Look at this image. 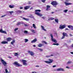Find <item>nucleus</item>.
I'll return each mask as SVG.
<instances>
[{
    "label": "nucleus",
    "instance_id": "c85d7f7f",
    "mask_svg": "<svg viewBox=\"0 0 73 73\" xmlns=\"http://www.w3.org/2000/svg\"><path fill=\"white\" fill-rule=\"evenodd\" d=\"M21 22H18L17 24V25H21Z\"/></svg>",
    "mask_w": 73,
    "mask_h": 73
},
{
    "label": "nucleus",
    "instance_id": "a878e982",
    "mask_svg": "<svg viewBox=\"0 0 73 73\" xmlns=\"http://www.w3.org/2000/svg\"><path fill=\"white\" fill-rule=\"evenodd\" d=\"M55 21L56 23H58V19H55Z\"/></svg>",
    "mask_w": 73,
    "mask_h": 73
},
{
    "label": "nucleus",
    "instance_id": "6e6d98bb",
    "mask_svg": "<svg viewBox=\"0 0 73 73\" xmlns=\"http://www.w3.org/2000/svg\"><path fill=\"white\" fill-rule=\"evenodd\" d=\"M56 66L55 65L52 66L53 68H55V67H56Z\"/></svg>",
    "mask_w": 73,
    "mask_h": 73
},
{
    "label": "nucleus",
    "instance_id": "69168bd1",
    "mask_svg": "<svg viewBox=\"0 0 73 73\" xmlns=\"http://www.w3.org/2000/svg\"><path fill=\"white\" fill-rule=\"evenodd\" d=\"M70 36H72V34H70Z\"/></svg>",
    "mask_w": 73,
    "mask_h": 73
},
{
    "label": "nucleus",
    "instance_id": "4468645a",
    "mask_svg": "<svg viewBox=\"0 0 73 73\" xmlns=\"http://www.w3.org/2000/svg\"><path fill=\"white\" fill-rule=\"evenodd\" d=\"M2 44H8V42H7L6 41H3L1 42Z\"/></svg>",
    "mask_w": 73,
    "mask_h": 73
},
{
    "label": "nucleus",
    "instance_id": "0e129e2a",
    "mask_svg": "<svg viewBox=\"0 0 73 73\" xmlns=\"http://www.w3.org/2000/svg\"><path fill=\"white\" fill-rule=\"evenodd\" d=\"M65 30H68V28H66V29H65Z\"/></svg>",
    "mask_w": 73,
    "mask_h": 73
},
{
    "label": "nucleus",
    "instance_id": "8fccbe9b",
    "mask_svg": "<svg viewBox=\"0 0 73 73\" xmlns=\"http://www.w3.org/2000/svg\"><path fill=\"white\" fill-rule=\"evenodd\" d=\"M33 9V7H32L30 8V10H32V9Z\"/></svg>",
    "mask_w": 73,
    "mask_h": 73
},
{
    "label": "nucleus",
    "instance_id": "cd10ccee",
    "mask_svg": "<svg viewBox=\"0 0 73 73\" xmlns=\"http://www.w3.org/2000/svg\"><path fill=\"white\" fill-rule=\"evenodd\" d=\"M41 11V10H38V9H37V10H35V12H40Z\"/></svg>",
    "mask_w": 73,
    "mask_h": 73
},
{
    "label": "nucleus",
    "instance_id": "79ce46f5",
    "mask_svg": "<svg viewBox=\"0 0 73 73\" xmlns=\"http://www.w3.org/2000/svg\"><path fill=\"white\" fill-rule=\"evenodd\" d=\"M33 27H34V28H36V25H35V24H33Z\"/></svg>",
    "mask_w": 73,
    "mask_h": 73
},
{
    "label": "nucleus",
    "instance_id": "bf43d9fd",
    "mask_svg": "<svg viewBox=\"0 0 73 73\" xmlns=\"http://www.w3.org/2000/svg\"><path fill=\"white\" fill-rule=\"evenodd\" d=\"M32 73H37V72H32Z\"/></svg>",
    "mask_w": 73,
    "mask_h": 73
},
{
    "label": "nucleus",
    "instance_id": "de8ad7c7",
    "mask_svg": "<svg viewBox=\"0 0 73 73\" xmlns=\"http://www.w3.org/2000/svg\"><path fill=\"white\" fill-rule=\"evenodd\" d=\"M54 18L51 17L50 18V20H54Z\"/></svg>",
    "mask_w": 73,
    "mask_h": 73
},
{
    "label": "nucleus",
    "instance_id": "f3484780",
    "mask_svg": "<svg viewBox=\"0 0 73 73\" xmlns=\"http://www.w3.org/2000/svg\"><path fill=\"white\" fill-rule=\"evenodd\" d=\"M31 31V32L33 33H36V31L34 30L31 29L30 30Z\"/></svg>",
    "mask_w": 73,
    "mask_h": 73
},
{
    "label": "nucleus",
    "instance_id": "ea45409f",
    "mask_svg": "<svg viewBox=\"0 0 73 73\" xmlns=\"http://www.w3.org/2000/svg\"><path fill=\"white\" fill-rule=\"evenodd\" d=\"M7 16V15H3L1 16V17H4L5 16Z\"/></svg>",
    "mask_w": 73,
    "mask_h": 73
},
{
    "label": "nucleus",
    "instance_id": "37998d69",
    "mask_svg": "<svg viewBox=\"0 0 73 73\" xmlns=\"http://www.w3.org/2000/svg\"><path fill=\"white\" fill-rule=\"evenodd\" d=\"M5 71L6 73H8V70L7 69H5Z\"/></svg>",
    "mask_w": 73,
    "mask_h": 73
},
{
    "label": "nucleus",
    "instance_id": "f03ea898",
    "mask_svg": "<svg viewBox=\"0 0 73 73\" xmlns=\"http://www.w3.org/2000/svg\"><path fill=\"white\" fill-rule=\"evenodd\" d=\"M50 36H51V40L52 41H53V42H54L55 43H57V40L53 38V35L52 34H50Z\"/></svg>",
    "mask_w": 73,
    "mask_h": 73
},
{
    "label": "nucleus",
    "instance_id": "ddd939ff",
    "mask_svg": "<svg viewBox=\"0 0 73 73\" xmlns=\"http://www.w3.org/2000/svg\"><path fill=\"white\" fill-rule=\"evenodd\" d=\"M36 41H37V39L35 38L33 40H32L31 41V42L32 43H34V42H36Z\"/></svg>",
    "mask_w": 73,
    "mask_h": 73
},
{
    "label": "nucleus",
    "instance_id": "2eb2a0df",
    "mask_svg": "<svg viewBox=\"0 0 73 73\" xmlns=\"http://www.w3.org/2000/svg\"><path fill=\"white\" fill-rule=\"evenodd\" d=\"M7 41H9L11 40H12V38L9 37L8 38H7Z\"/></svg>",
    "mask_w": 73,
    "mask_h": 73
},
{
    "label": "nucleus",
    "instance_id": "39448f33",
    "mask_svg": "<svg viewBox=\"0 0 73 73\" xmlns=\"http://www.w3.org/2000/svg\"><path fill=\"white\" fill-rule=\"evenodd\" d=\"M14 65H15V66H22L21 64H19L17 62H15L13 63Z\"/></svg>",
    "mask_w": 73,
    "mask_h": 73
},
{
    "label": "nucleus",
    "instance_id": "a18cd8bd",
    "mask_svg": "<svg viewBox=\"0 0 73 73\" xmlns=\"http://www.w3.org/2000/svg\"><path fill=\"white\" fill-rule=\"evenodd\" d=\"M38 49H39V50H40V51H41L42 52V51H43V50L42 49L39 48Z\"/></svg>",
    "mask_w": 73,
    "mask_h": 73
},
{
    "label": "nucleus",
    "instance_id": "603ef678",
    "mask_svg": "<svg viewBox=\"0 0 73 73\" xmlns=\"http://www.w3.org/2000/svg\"><path fill=\"white\" fill-rule=\"evenodd\" d=\"M65 38V36H63L62 38H61L62 39H63V38Z\"/></svg>",
    "mask_w": 73,
    "mask_h": 73
},
{
    "label": "nucleus",
    "instance_id": "09e8293b",
    "mask_svg": "<svg viewBox=\"0 0 73 73\" xmlns=\"http://www.w3.org/2000/svg\"><path fill=\"white\" fill-rule=\"evenodd\" d=\"M17 30H18V28H16L15 29V31H17Z\"/></svg>",
    "mask_w": 73,
    "mask_h": 73
},
{
    "label": "nucleus",
    "instance_id": "9d476101",
    "mask_svg": "<svg viewBox=\"0 0 73 73\" xmlns=\"http://www.w3.org/2000/svg\"><path fill=\"white\" fill-rule=\"evenodd\" d=\"M35 14L37 15V16H42V15L39 12H35Z\"/></svg>",
    "mask_w": 73,
    "mask_h": 73
},
{
    "label": "nucleus",
    "instance_id": "13d9d810",
    "mask_svg": "<svg viewBox=\"0 0 73 73\" xmlns=\"http://www.w3.org/2000/svg\"><path fill=\"white\" fill-rule=\"evenodd\" d=\"M42 18L43 19H45V17H42Z\"/></svg>",
    "mask_w": 73,
    "mask_h": 73
},
{
    "label": "nucleus",
    "instance_id": "aec40b11",
    "mask_svg": "<svg viewBox=\"0 0 73 73\" xmlns=\"http://www.w3.org/2000/svg\"><path fill=\"white\" fill-rule=\"evenodd\" d=\"M14 7L15 6L13 5V6H11V5H9V7L10 8H14Z\"/></svg>",
    "mask_w": 73,
    "mask_h": 73
},
{
    "label": "nucleus",
    "instance_id": "f8f14e48",
    "mask_svg": "<svg viewBox=\"0 0 73 73\" xmlns=\"http://www.w3.org/2000/svg\"><path fill=\"white\" fill-rule=\"evenodd\" d=\"M1 33H4L5 34H7V32L3 30V29H1Z\"/></svg>",
    "mask_w": 73,
    "mask_h": 73
},
{
    "label": "nucleus",
    "instance_id": "49530a36",
    "mask_svg": "<svg viewBox=\"0 0 73 73\" xmlns=\"http://www.w3.org/2000/svg\"><path fill=\"white\" fill-rule=\"evenodd\" d=\"M23 7H20V9H23Z\"/></svg>",
    "mask_w": 73,
    "mask_h": 73
},
{
    "label": "nucleus",
    "instance_id": "3c124183",
    "mask_svg": "<svg viewBox=\"0 0 73 73\" xmlns=\"http://www.w3.org/2000/svg\"><path fill=\"white\" fill-rule=\"evenodd\" d=\"M64 28H60L59 29H61V30H62V29H63Z\"/></svg>",
    "mask_w": 73,
    "mask_h": 73
},
{
    "label": "nucleus",
    "instance_id": "b1692460",
    "mask_svg": "<svg viewBox=\"0 0 73 73\" xmlns=\"http://www.w3.org/2000/svg\"><path fill=\"white\" fill-rule=\"evenodd\" d=\"M15 41L14 40H13V41L11 42V44H12V45L13 44L15 43Z\"/></svg>",
    "mask_w": 73,
    "mask_h": 73
},
{
    "label": "nucleus",
    "instance_id": "7c9ffc66",
    "mask_svg": "<svg viewBox=\"0 0 73 73\" xmlns=\"http://www.w3.org/2000/svg\"><path fill=\"white\" fill-rule=\"evenodd\" d=\"M25 42H28V41H29V40H28V39H25Z\"/></svg>",
    "mask_w": 73,
    "mask_h": 73
},
{
    "label": "nucleus",
    "instance_id": "338daca9",
    "mask_svg": "<svg viewBox=\"0 0 73 73\" xmlns=\"http://www.w3.org/2000/svg\"><path fill=\"white\" fill-rule=\"evenodd\" d=\"M41 28H44V26H41Z\"/></svg>",
    "mask_w": 73,
    "mask_h": 73
},
{
    "label": "nucleus",
    "instance_id": "5fc2aeb1",
    "mask_svg": "<svg viewBox=\"0 0 73 73\" xmlns=\"http://www.w3.org/2000/svg\"><path fill=\"white\" fill-rule=\"evenodd\" d=\"M28 4H31V2H29L28 3Z\"/></svg>",
    "mask_w": 73,
    "mask_h": 73
},
{
    "label": "nucleus",
    "instance_id": "bb28decb",
    "mask_svg": "<svg viewBox=\"0 0 73 73\" xmlns=\"http://www.w3.org/2000/svg\"><path fill=\"white\" fill-rule=\"evenodd\" d=\"M68 28H73V26L71 25L68 26Z\"/></svg>",
    "mask_w": 73,
    "mask_h": 73
},
{
    "label": "nucleus",
    "instance_id": "e433bc0d",
    "mask_svg": "<svg viewBox=\"0 0 73 73\" xmlns=\"http://www.w3.org/2000/svg\"><path fill=\"white\" fill-rule=\"evenodd\" d=\"M42 30H43V31H46V29H45L44 28H42Z\"/></svg>",
    "mask_w": 73,
    "mask_h": 73
},
{
    "label": "nucleus",
    "instance_id": "864d4df0",
    "mask_svg": "<svg viewBox=\"0 0 73 73\" xmlns=\"http://www.w3.org/2000/svg\"><path fill=\"white\" fill-rule=\"evenodd\" d=\"M66 68H67V69H70V67H68V66H66Z\"/></svg>",
    "mask_w": 73,
    "mask_h": 73
},
{
    "label": "nucleus",
    "instance_id": "c756f323",
    "mask_svg": "<svg viewBox=\"0 0 73 73\" xmlns=\"http://www.w3.org/2000/svg\"><path fill=\"white\" fill-rule=\"evenodd\" d=\"M18 13H22V11L21 10H18L17 11Z\"/></svg>",
    "mask_w": 73,
    "mask_h": 73
},
{
    "label": "nucleus",
    "instance_id": "a19ab883",
    "mask_svg": "<svg viewBox=\"0 0 73 73\" xmlns=\"http://www.w3.org/2000/svg\"><path fill=\"white\" fill-rule=\"evenodd\" d=\"M45 1H46V0H41V1L42 3H45Z\"/></svg>",
    "mask_w": 73,
    "mask_h": 73
},
{
    "label": "nucleus",
    "instance_id": "9b49d317",
    "mask_svg": "<svg viewBox=\"0 0 73 73\" xmlns=\"http://www.w3.org/2000/svg\"><path fill=\"white\" fill-rule=\"evenodd\" d=\"M64 3L66 6L69 5H71L72 4V3L66 2H65Z\"/></svg>",
    "mask_w": 73,
    "mask_h": 73
},
{
    "label": "nucleus",
    "instance_id": "5701e85b",
    "mask_svg": "<svg viewBox=\"0 0 73 73\" xmlns=\"http://www.w3.org/2000/svg\"><path fill=\"white\" fill-rule=\"evenodd\" d=\"M23 20H26V21H28V20H29V19H27L24 17L23 18Z\"/></svg>",
    "mask_w": 73,
    "mask_h": 73
},
{
    "label": "nucleus",
    "instance_id": "a211bd4d",
    "mask_svg": "<svg viewBox=\"0 0 73 73\" xmlns=\"http://www.w3.org/2000/svg\"><path fill=\"white\" fill-rule=\"evenodd\" d=\"M59 28H65V25H60Z\"/></svg>",
    "mask_w": 73,
    "mask_h": 73
},
{
    "label": "nucleus",
    "instance_id": "4d7b16f0",
    "mask_svg": "<svg viewBox=\"0 0 73 73\" xmlns=\"http://www.w3.org/2000/svg\"><path fill=\"white\" fill-rule=\"evenodd\" d=\"M71 47L72 48H73V44H72L71 46Z\"/></svg>",
    "mask_w": 73,
    "mask_h": 73
},
{
    "label": "nucleus",
    "instance_id": "6ab92c4d",
    "mask_svg": "<svg viewBox=\"0 0 73 73\" xmlns=\"http://www.w3.org/2000/svg\"><path fill=\"white\" fill-rule=\"evenodd\" d=\"M54 54H51V55L47 56H46V57H51V56H54Z\"/></svg>",
    "mask_w": 73,
    "mask_h": 73
},
{
    "label": "nucleus",
    "instance_id": "6e6552de",
    "mask_svg": "<svg viewBox=\"0 0 73 73\" xmlns=\"http://www.w3.org/2000/svg\"><path fill=\"white\" fill-rule=\"evenodd\" d=\"M30 7H31L30 5L25 6L24 7V9L25 10H27V9H29V8H30Z\"/></svg>",
    "mask_w": 73,
    "mask_h": 73
},
{
    "label": "nucleus",
    "instance_id": "7ed1b4c3",
    "mask_svg": "<svg viewBox=\"0 0 73 73\" xmlns=\"http://www.w3.org/2000/svg\"><path fill=\"white\" fill-rule=\"evenodd\" d=\"M48 60V61H44V62H45L47 64H50L51 63H52V62H53V60L52 59H49Z\"/></svg>",
    "mask_w": 73,
    "mask_h": 73
},
{
    "label": "nucleus",
    "instance_id": "c03bdc74",
    "mask_svg": "<svg viewBox=\"0 0 73 73\" xmlns=\"http://www.w3.org/2000/svg\"><path fill=\"white\" fill-rule=\"evenodd\" d=\"M9 13H10V14L11 15L12 13H13V11H9Z\"/></svg>",
    "mask_w": 73,
    "mask_h": 73
},
{
    "label": "nucleus",
    "instance_id": "4be33fe9",
    "mask_svg": "<svg viewBox=\"0 0 73 73\" xmlns=\"http://www.w3.org/2000/svg\"><path fill=\"white\" fill-rule=\"evenodd\" d=\"M43 46V44H39L38 45V47H41V46Z\"/></svg>",
    "mask_w": 73,
    "mask_h": 73
},
{
    "label": "nucleus",
    "instance_id": "4c0bfd02",
    "mask_svg": "<svg viewBox=\"0 0 73 73\" xmlns=\"http://www.w3.org/2000/svg\"><path fill=\"white\" fill-rule=\"evenodd\" d=\"M24 26L25 27H28L29 26V25H27V24H24Z\"/></svg>",
    "mask_w": 73,
    "mask_h": 73
},
{
    "label": "nucleus",
    "instance_id": "680f3d73",
    "mask_svg": "<svg viewBox=\"0 0 73 73\" xmlns=\"http://www.w3.org/2000/svg\"><path fill=\"white\" fill-rule=\"evenodd\" d=\"M51 13H52V14H53L54 13V12H52Z\"/></svg>",
    "mask_w": 73,
    "mask_h": 73
},
{
    "label": "nucleus",
    "instance_id": "c9c22d12",
    "mask_svg": "<svg viewBox=\"0 0 73 73\" xmlns=\"http://www.w3.org/2000/svg\"><path fill=\"white\" fill-rule=\"evenodd\" d=\"M64 12L66 13L68 12V9L65 10L64 11Z\"/></svg>",
    "mask_w": 73,
    "mask_h": 73
},
{
    "label": "nucleus",
    "instance_id": "423d86ee",
    "mask_svg": "<svg viewBox=\"0 0 73 73\" xmlns=\"http://www.w3.org/2000/svg\"><path fill=\"white\" fill-rule=\"evenodd\" d=\"M28 52L31 56H33V55L35 54L34 52H33V51H32L29 50L28 51Z\"/></svg>",
    "mask_w": 73,
    "mask_h": 73
},
{
    "label": "nucleus",
    "instance_id": "f704fd0d",
    "mask_svg": "<svg viewBox=\"0 0 73 73\" xmlns=\"http://www.w3.org/2000/svg\"><path fill=\"white\" fill-rule=\"evenodd\" d=\"M71 63H72V62L70 61H69L67 62V64H71Z\"/></svg>",
    "mask_w": 73,
    "mask_h": 73
},
{
    "label": "nucleus",
    "instance_id": "0eeeda50",
    "mask_svg": "<svg viewBox=\"0 0 73 73\" xmlns=\"http://www.w3.org/2000/svg\"><path fill=\"white\" fill-rule=\"evenodd\" d=\"M56 71H64V69L62 68H59L56 69Z\"/></svg>",
    "mask_w": 73,
    "mask_h": 73
},
{
    "label": "nucleus",
    "instance_id": "58836bf2",
    "mask_svg": "<svg viewBox=\"0 0 73 73\" xmlns=\"http://www.w3.org/2000/svg\"><path fill=\"white\" fill-rule=\"evenodd\" d=\"M15 55V56H18V54L17 53H16L14 54Z\"/></svg>",
    "mask_w": 73,
    "mask_h": 73
},
{
    "label": "nucleus",
    "instance_id": "f257e3e1",
    "mask_svg": "<svg viewBox=\"0 0 73 73\" xmlns=\"http://www.w3.org/2000/svg\"><path fill=\"white\" fill-rule=\"evenodd\" d=\"M21 62H23V65L25 66H27V60H26L21 59L20 60Z\"/></svg>",
    "mask_w": 73,
    "mask_h": 73
},
{
    "label": "nucleus",
    "instance_id": "72a5a7b5",
    "mask_svg": "<svg viewBox=\"0 0 73 73\" xmlns=\"http://www.w3.org/2000/svg\"><path fill=\"white\" fill-rule=\"evenodd\" d=\"M53 45H59V44L58 43H54L53 44Z\"/></svg>",
    "mask_w": 73,
    "mask_h": 73
},
{
    "label": "nucleus",
    "instance_id": "052dcab7",
    "mask_svg": "<svg viewBox=\"0 0 73 73\" xmlns=\"http://www.w3.org/2000/svg\"><path fill=\"white\" fill-rule=\"evenodd\" d=\"M70 53L71 54H73V52H71Z\"/></svg>",
    "mask_w": 73,
    "mask_h": 73
},
{
    "label": "nucleus",
    "instance_id": "1a4fd4ad",
    "mask_svg": "<svg viewBox=\"0 0 73 73\" xmlns=\"http://www.w3.org/2000/svg\"><path fill=\"white\" fill-rule=\"evenodd\" d=\"M1 61L2 62L3 64V65H4L5 66H6V65H7V63L6 62L4 61L2 59L1 60Z\"/></svg>",
    "mask_w": 73,
    "mask_h": 73
},
{
    "label": "nucleus",
    "instance_id": "dca6fc26",
    "mask_svg": "<svg viewBox=\"0 0 73 73\" xmlns=\"http://www.w3.org/2000/svg\"><path fill=\"white\" fill-rule=\"evenodd\" d=\"M62 34L64 36H66V37H68V35H67V34H66V33H63Z\"/></svg>",
    "mask_w": 73,
    "mask_h": 73
},
{
    "label": "nucleus",
    "instance_id": "2f4dec72",
    "mask_svg": "<svg viewBox=\"0 0 73 73\" xmlns=\"http://www.w3.org/2000/svg\"><path fill=\"white\" fill-rule=\"evenodd\" d=\"M42 43H44L45 44H47V43L46 42H45V41H42Z\"/></svg>",
    "mask_w": 73,
    "mask_h": 73
},
{
    "label": "nucleus",
    "instance_id": "473e14b6",
    "mask_svg": "<svg viewBox=\"0 0 73 73\" xmlns=\"http://www.w3.org/2000/svg\"><path fill=\"white\" fill-rule=\"evenodd\" d=\"M55 55L56 56H60V54L59 53L57 52L56 53Z\"/></svg>",
    "mask_w": 73,
    "mask_h": 73
},
{
    "label": "nucleus",
    "instance_id": "774afa93",
    "mask_svg": "<svg viewBox=\"0 0 73 73\" xmlns=\"http://www.w3.org/2000/svg\"><path fill=\"white\" fill-rule=\"evenodd\" d=\"M71 29L72 30H73V28H72Z\"/></svg>",
    "mask_w": 73,
    "mask_h": 73
},
{
    "label": "nucleus",
    "instance_id": "393cba45",
    "mask_svg": "<svg viewBox=\"0 0 73 73\" xmlns=\"http://www.w3.org/2000/svg\"><path fill=\"white\" fill-rule=\"evenodd\" d=\"M24 33L25 34H27L28 33V31L25 30L24 31Z\"/></svg>",
    "mask_w": 73,
    "mask_h": 73
},
{
    "label": "nucleus",
    "instance_id": "20e7f679",
    "mask_svg": "<svg viewBox=\"0 0 73 73\" xmlns=\"http://www.w3.org/2000/svg\"><path fill=\"white\" fill-rule=\"evenodd\" d=\"M51 4L53 6H56L58 4L57 2L56 1H53L51 3Z\"/></svg>",
    "mask_w": 73,
    "mask_h": 73
},
{
    "label": "nucleus",
    "instance_id": "412c9836",
    "mask_svg": "<svg viewBox=\"0 0 73 73\" xmlns=\"http://www.w3.org/2000/svg\"><path fill=\"white\" fill-rule=\"evenodd\" d=\"M46 11H48L49 9V8H50V6L49 5H47L46 6Z\"/></svg>",
    "mask_w": 73,
    "mask_h": 73
},
{
    "label": "nucleus",
    "instance_id": "e2e57ef3",
    "mask_svg": "<svg viewBox=\"0 0 73 73\" xmlns=\"http://www.w3.org/2000/svg\"><path fill=\"white\" fill-rule=\"evenodd\" d=\"M33 46H34V47H36V45H33Z\"/></svg>",
    "mask_w": 73,
    "mask_h": 73
}]
</instances>
